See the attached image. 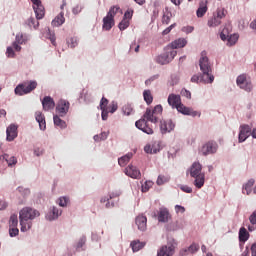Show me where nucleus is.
<instances>
[{
	"mask_svg": "<svg viewBox=\"0 0 256 256\" xmlns=\"http://www.w3.org/2000/svg\"><path fill=\"white\" fill-rule=\"evenodd\" d=\"M17 125L10 124L6 129V141H15L17 139Z\"/></svg>",
	"mask_w": 256,
	"mask_h": 256,
	"instance_id": "14",
	"label": "nucleus"
},
{
	"mask_svg": "<svg viewBox=\"0 0 256 256\" xmlns=\"http://www.w3.org/2000/svg\"><path fill=\"white\" fill-rule=\"evenodd\" d=\"M253 185H255V180L254 179L248 180V182L243 186L242 192L246 195H251V192L253 191L252 190Z\"/></svg>",
	"mask_w": 256,
	"mask_h": 256,
	"instance_id": "30",
	"label": "nucleus"
},
{
	"mask_svg": "<svg viewBox=\"0 0 256 256\" xmlns=\"http://www.w3.org/2000/svg\"><path fill=\"white\" fill-rule=\"evenodd\" d=\"M124 19L131 21V19H133V10L126 11L124 14Z\"/></svg>",
	"mask_w": 256,
	"mask_h": 256,
	"instance_id": "54",
	"label": "nucleus"
},
{
	"mask_svg": "<svg viewBox=\"0 0 256 256\" xmlns=\"http://www.w3.org/2000/svg\"><path fill=\"white\" fill-rule=\"evenodd\" d=\"M135 224L137 225L139 231H147V217L139 215L136 217Z\"/></svg>",
	"mask_w": 256,
	"mask_h": 256,
	"instance_id": "21",
	"label": "nucleus"
},
{
	"mask_svg": "<svg viewBox=\"0 0 256 256\" xmlns=\"http://www.w3.org/2000/svg\"><path fill=\"white\" fill-rule=\"evenodd\" d=\"M17 225H19V219L17 218V215L13 214L10 217L9 226L10 227H17Z\"/></svg>",
	"mask_w": 256,
	"mask_h": 256,
	"instance_id": "40",
	"label": "nucleus"
},
{
	"mask_svg": "<svg viewBox=\"0 0 256 256\" xmlns=\"http://www.w3.org/2000/svg\"><path fill=\"white\" fill-rule=\"evenodd\" d=\"M151 187H153V182L151 181H146L144 185H142V191L143 193H147V191H149V189H151Z\"/></svg>",
	"mask_w": 256,
	"mask_h": 256,
	"instance_id": "49",
	"label": "nucleus"
},
{
	"mask_svg": "<svg viewBox=\"0 0 256 256\" xmlns=\"http://www.w3.org/2000/svg\"><path fill=\"white\" fill-rule=\"evenodd\" d=\"M145 153L156 154L159 153V149H153L152 145H146L144 147Z\"/></svg>",
	"mask_w": 256,
	"mask_h": 256,
	"instance_id": "46",
	"label": "nucleus"
},
{
	"mask_svg": "<svg viewBox=\"0 0 256 256\" xmlns=\"http://www.w3.org/2000/svg\"><path fill=\"white\" fill-rule=\"evenodd\" d=\"M65 23V14L60 12L59 16H56L52 21L53 27H61Z\"/></svg>",
	"mask_w": 256,
	"mask_h": 256,
	"instance_id": "27",
	"label": "nucleus"
},
{
	"mask_svg": "<svg viewBox=\"0 0 256 256\" xmlns=\"http://www.w3.org/2000/svg\"><path fill=\"white\" fill-rule=\"evenodd\" d=\"M125 174L132 179H141V171H139V169L133 165L126 167Z\"/></svg>",
	"mask_w": 256,
	"mask_h": 256,
	"instance_id": "16",
	"label": "nucleus"
},
{
	"mask_svg": "<svg viewBox=\"0 0 256 256\" xmlns=\"http://www.w3.org/2000/svg\"><path fill=\"white\" fill-rule=\"evenodd\" d=\"M33 3V9L36 15V19H43L45 17V8L41 4V0H31Z\"/></svg>",
	"mask_w": 256,
	"mask_h": 256,
	"instance_id": "12",
	"label": "nucleus"
},
{
	"mask_svg": "<svg viewBox=\"0 0 256 256\" xmlns=\"http://www.w3.org/2000/svg\"><path fill=\"white\" fill-rule=\"evenodd\" d=\"M86 242L87 238L85 236H82L76 245L77 251H81V249H83V245H85Z\"/></svg>",
	"mask_w": 256,
	"mask_h": 256,
	"instance_id": "44",
	"label": "nucleus"
},
{
	"mask_svg": "<svg viewBox=\"0 0 256 256\" xmlns=\"http://www.w3.org/2000/svg\"><path fill=\"white\" fill-rule=\"evenodd\" d=\"M236 83L240 89H243L244 91H247L248 93H251L253 91V84H251V81L247 79V75L241 74L237 77Z\"/></svg>",
	"mask_w": 256,
	"mask_h": 256,
	"instance_id": "10",
	"label": "nucleus"
},
{
	"mask_svg": "<svg viewBox=\"0 0 256 256\" xmlns=\"http://www.w3.org/2000/svg\"><path fill=\"white\" fill-rule=\"evenodd\" d=\"M155 79H159V75H154V76H152L150 79H148V80L145 81V84H146V85H150V83H151L152 81H155Z\"/></svg>",
	"mask_w": 256,
	"mask_h": 256,
	"instance_id": "63",
	"label": "nucleus"
},
{
	"mask_svg": "<svg viewBox=\"0 0 256 256\" xmlns=\"http://www.w3.org/2000/svg\"><path fill=\"white\" fill-rule=\"evenodd\" d=\"M101 111L102 121H107L109 119V109H102Z\"/></svg>",
	"mask_w": 256,
	"mask_h": 256,
	"instance_id": "52",
	"label": "nucleus"
},
{
	"mask_svg": "<svg viewBox=\"0 0 256 256\" xmlns=\"http://www.w3.org/2000/svg\"><path fill=\"white\" fill-rule=\"evenodd\" d=\"M13 49L19 53L21 51V44L14 41L12 46L7 47L6 55L11 59H15V51Z\"/></svg>",
	"mask_w": 256,
	"mask_h": 256,
	"instance_id": "20",
	"label": "nucleus"
},
{
	"mask_svg": "<svg viewBox=\"0 0 256 256\" xmlns=\"http://www.w3.org/2000/svg\"><path fill=\"white\" fill-rule=\"evenodd\" d=\"M171 181V176L169 174H160L157 178V185H165V183H169Z\"/></svg>",
	"mask_w": 256,
	"mask_h": 256,
	"instance_id": "32",
	"label": "nucleus"
},
{
	"mask_svg": "<svg viewBox=\"0 0 256 256\" xmlns=\"http://www.w3.org/2000/svg\"><path fill=\"white\" fill-rule=\"evenodd\" d=\"M188 173L194 179V187L196 189H201L205 185V174L203 173V165L201 163L193 162L188 169Z\"/></svg>",
	"mask_w": 256,
	"mask_h": 256,
	"instance_id": "5",
	"label": "nucleus"
},
{
	"mask_svg": "<svg viewBox=\"0 0 256 256\" xmlns=\"http://www.w3.org/2000/svg\"><path fill=\"white\" fill-rule=\"evenodd\" d=\"M199 81H203V79H201V77H199L198 75L192 76L191 78L192 83H199Z\"/></svg>",
	"mask_w": 256,
	"mask_h": 256,
	"instance_id": "62",
	"label": "nucleus"
},
{
	"mask_svg": "<svg viewBox=\"0 0 256 256\" xmlns=\"http://www.w3.org/2000/svg\"><path fill=\"white\" fill-rule=\"evenodd\" d=\"M226 15L227 11L225 8H217V10L213 13V16L208 19V27H219V25H221L222 19H225Z\"/></svg>",
	"mask_w": 256,
	"mask_h": 256,
	"instance_id": "7",
	"label": "nucleus"
},
{
	"mask_svg": "<svg viewBox=\"0 0 256 256\" xmlns=\"http://www.w3.org/2000/svg\"><path fill=\"white\" fill-rule=\"evenodd\" d=\"M171 219V214L167 208H161L158 213V221L159 223H167Z\"/></svg>",
	"mask_w": 256,
	"mask_h": 256,
	"instance_id": "23",
	"label": "nucleus"
},
{
	"mask_svg": "<svg viewBox=\"0 0 256 256\" xmlns=\"http://www.w3.org/2000/svg\"><path fill=\"white\" fill-rule=\"evenodd\" d=\"M220 39H222V41H228L227 42L228 47H233V45H235V43L239 41V35L232 34L229 36V28L225 27L220 33Z\"/></svg>",
	"mask_w": 256,
	"mask_h": 256,
	"instance_id": "9",
	"label": "nucleus"
},
{
	"mask_svg": "<svg viewBox=\"0 0 256 256\" xmlns=\"http://www.w3.org/2000/svg\"><path fill=\"white\" fill-rule=\"evenodd\" d=\"M41 215L39 211L36 209L30 208V207H25L20 211L19 214V219H20V231L22 233H25L26 231H29L31 227H33V219L36 217H39Z\"/></svg>",
	"mask_w": 256,
	"mask_h": 256,
	"instance_id": "2",
	"label": "nucleus"
},
{
	"mask_svg": "<svg viewBox=\"0 0 256 256\" xmlns=\"http://www.w3.org/2000/svg\"><path fill=\"white\" fill-rule=\"evenodd\" d=\"M163 113V106L156 105L153 110L151 108H147L143 117L140 120H137L135 125L137 129L143 131L147 135H153V127L149 125V121L151 123H157L159 121V116Z\"/></svg>",
	"mask_w": 256,
	"mask_h": 256,
	"instance_id": "1",
	"label": "nucleus"
},
{
	"mask_svg": "<svg viewBox=\"0 0 256 256\" xmlns=\"http://www.w3.org/2000/svg\"><path fill=\"white\" fill-rule=\"evenodd\" d=\"M143 97L147 105H151L153 103V95L151 94V90H145L143 92Z\"/></svg>",
	"mask_w": 256,
	"mask_h": 256,
	"instance_id": "36",
	"label": "nucleus"
},
{
	"mask_svg": "<svg viewBox=\"0 0 256 256\" xmlns=\"http://www.w3.org/2000/svg\"><path fill=\"white\" fill-rule=\"evenodd\" d=\"M175 211H176V213H184L185 212V207H183L181 205H176L175 206Z\"/></svg>",
	"mask_w": 256,
	"mask_h": 256,
	"instance_id": "60",
	"label": "nucleus"
},
{
	"mask_svg": "<svg viewBox=\"0 0 256 256\" xmlns=\"http://www.w3.org/2000/svg\"><path fill=\"white\" fill-rule=\"evenodd\" d=\"M109 105V100L105 97H102L101 101H100V109L103 110V109H107Z\"/></svg>",
	"mask_w": 256,
	"mask_h": 256,
	"instance_id": "50",
	"label": "nucleus"
},
{
	"mask_svg": "<svg viewBox=\"0 0 256 256\" xmlns=\"http://www.w3.org/2000/svg\"><path fill=\"white\" fill-rule=\"evenodd\" d=\"M2 159H5L8 167H13V165H17V158L15 156L9 157V154H4L1 156Z\"/></svg>",
	"mask_w": 256,
	"mask_h": 256,
	"instance_id": "33",
	"label": "nucleus"
},
{
	"mask_svg": "<svg viewBox=\"0 0 256 256\" xmlns=\"http://www.w3.org/2000/svg\"><path fill=\"white\" fill-rule=\"evenodd\" d=\"M43 120H45V115H43V113H41V112H36V121H37V123H39Z\"/></svg>",
	"mask_w": 256,
	"mask_h": 256,
	"instance_id": "58",
	"label": "nucleus"
},
{
	"mask_svg": "<svg viewBox=\"0 0 256 256\" xmlns=\"http://www.w3.org/2000/svg\"><path fill=\"white\" fill-rule=\"evenodd\" d=\"M199 67H200V71H202L201 79L203 83H213V81H215V76L211 74L213 71V68L211 66V62H209V58L207 57V51L201 52Z\"/></svg>",
	"mask_w": 256,
	"mask_h": 256,
	"instance_id": "4",
	"label": "nucleus"
},
{
	"mask_svg": "<svg viewBox=\"0 0 256 256\" xmlns=\"http://www.w3.org/2000/svg\"><path fill=\"white\" fill-rule=\"evenodd\" d=\"M14 42L18 43L19 45H23V43H25V37L23 36V34L19 33L16 35Z\"/></svg>",
	"mask_w": 256,
	"mask_h": 256,
	"instance_id": "48",
	"label": "nucleus"
},
{
	"mask_svg": "<svg viewBox=\"0 0 256 256\" xmlns=\"http://www.w3.org/2000/svg\"><path fill=\"white\" fill-rule=\"evenodd\" d=\"M110 109L111 110H108L110 113H115V111H117V109H118L117 102H115V101L111 102Z\"/></svg>",
	"mask_w": 256,
	"mask_h": 256,
	"instance_id": "55",
	"label": "nucleus"
},
{
	"mask_svg": "<svg viewBox=\"0 0 256 256\" xmlns=\"http://www.w3.org/2000/svg\"><path fill=\"white\" fill-rule=\"evenodd\" d=\"M57 113L63 117L64 115H67V112L69 111V102L66 100H60L58 102V105L56 107Z\"/></svg>",
	"mask_w": 256,
	"mask_h": 256,
	"instance_id": "19",
	"label": "nucleus"
},
{
	"mask_svg": "<svg viewBox=\"0 0 256 256\" xmlns=\"http://www.w3.org/2000/svg\"><path fill=\"white\" fill-rule=\"evenodd\" d=\"M113 25H115V19L112 18L111 16H105L103 18V29L105 31H111V29H113Z\"/></svg>",
	"mask_w": 256,
	"mask_h": 256,
	"instance_id": "24",
	"label": "nucleus"
},
{
	"mask_svg": "<svg viewBox=\"0 0 256 256\" xmlns=\"http://www.w3.org/2000/svg\"><path fill=\"white\" fill-rule=\"evenodd\" d=\"M9 235L10 237H17L19 235V228L17 226H10Z\"/></svg>",
	"mask_w": 256,
	"mask_h": 256,
	"instance_id": "45",
	"label": "nucleus"
},
{
	"mask_svg": "<svg viewBox=\"0 0 256 256\" xmlns=\"http://www.w3.org/2000/svg\"><path fill=\"white\" fill-rule=\"evenodd\" d=\"M175 129V124L173 120H162L160 121V131L161 133H171Z\"/></svg>",
	"mask_w": 256,
	"mask_h": 256,
	"instance_id": "13",
	"label": "nucleus"
},
{
	"mask_svg": "<svg viewBox=\"0 0 256 256\" xmlns=\"http://www.w3.org/2000/svg\"><path fill=\"white\" fill-rule=\"evenodd\" d=\"M113 199H115V201H119V194H109V196L101 199V203H106L107 209H111V207H115V202H113Z\"/></svg>",
	"mask_w": 256,
	"mask_h": 256,
	"instance_id": "17",
	"label": "nucleus"
},
{
	"mask_svg": "<svg viewBox=\"0 0 256 256\" xmlns=\"http://www.w3.org/2000/svg\"><path fill=\"white\" fill-rule=\"evenodd\" d=\"M39 123V127L41 129V131H45L47 129V122L45 121V118L44 120H41Z\"/></svg>",
	"mask_w": 256,
	"mask_h": 256,
	"instance_id": "59",
	"label": "nucleus"
},
{
	"mask_svg": "<svg viewBox=\"0 0 256 256\" xmlns=\"http://www.w3.org/2000/svg\"><path fill=\"white\" fill-rule=\"evenodd\" d=\"M121 11V8L119 6H112L107 13L108 17H111L112 19H115V16Z\"/></svg>",
	"mask_w": 256,
	"mask_h": 256,
	"instance_id": "37",
	"label": "nucleus"
},
{
	"mask_svg": "<svg viewBox=\"0 0 256 256\" xmlns=\"http://www.w3.org/2000/svg\"><path fill=\"white\" fill-rule=\"evenodd\" d=\"M175 57H177V50L166 48L165 53L156 58V63H159V65H167L168 63H171Z\"/></svg>",
	"mask_w": 256,
	"mask_h": 256,
	"instance_id": "8",
	"label": "nucleus"
},
{
	"mask_svg": "<svg viewBox=\"0 0 256 256\" xmlns=\"http://www.w3.org/2000/svg\"><path fill=\"white\" fill-rule=\"evenodd\" d=\"M168 105L173 107V109H177L179 113L182 115H190V117H201V112L195 111L192 108L186 107L181 103V96L176 94H170L168 96Z\"/></svg>",
	"mask_w": 256,
	"mask_h": 256,
	"instance_id": "3",
	"label": "nucleus"
},
{
	"mask_svg": "<svg viewBox=\"0 0 256 256\" xmlns=\"http://www.w3.org/2000/svg\"><path fill=\"white\" fill-rule=\"evenodd\" d=\"M199 251V245L198 244H192L189 246V248H185L181 250V255L182 256H187V255H193L194 253H197Z\"/></svg>",
	"mask_w": 256,
	"mask_h": 256,
	"instance_id": "25",
	"label": "nucleus"
},
{
	"mask_svg": "<svg viewBox=\"0 0 256 256\" xmlns=\"http://www.w3.org/2000/svg\"><path fill=\"white\" fill-rule=\"evenodd\" d=\"M67 43L68 47H70L71 49H75V47L79 45V40H77V37H72L67 40Z\"/></svg>",
	"mask_w": 256,
	"mask_h": 256,
	"instance_id": "38",
	"label": "nucleus"
},
{
	"mask_svg": "<svg viewBox=\"0 0 256 256\" xmlns=\"http://www.w3.org/2000/svg\"><path fill=\"white\" fill-rule=\"evenodd\" d=\"M171 17H173V14H171L170 11H166L163 15L162 23L169 25V22L171 21Z\"/></svg>",
	"mask_w": 256,
	"mask_h": 256,
	"instance_id": "41",
	"label": "nucleus"
},
{
	"mask_svg": "<svg viewBox=\"0 0 256 256\" xmlns=\"http://www.w3.org/2000/svg\"><path fill=\"white\" fill-rule=\"evenodd\" d=\"M200 153L205 157H207V155H213V153H217V143L213 141L205 143L200 149Z\"/></svg>",
	"mask_w": 256,
	"mask_h": 256,
	"instance_id": "11",
	"label": "nucleus"
},
{
	"mask_svg": "<svg viewBox=\"0 0 256 256\" xmlns=\"http://www.w3.org/2000/svg\"><path fill=\"white\" fill-rule=\"evenodd\" d=\"M130 247L133 253H137V251H141L143 247H145V242H141L139 240H134L130 243Z\"/></svg>",
	"mask_w": 256,
	"mask_h": 256,
	"instance_id": "28",
	"label": "nucleus"
},
{
	"mask_svg": "<svg viewBox=\"0 0 256 256\" xmlns=\"http://www.w3.org/2000/svg\"><path fill=\"white\" fill-rule=\"evenodd\" d=\"M130 22L129 20L123 18V20L119 23L118 27L120 29V31H125V29H127V27H129Z\"/></svg>",
	"mask_w": 256,
	"mask_h": 256,
	"instance_id": "42",
	"label": "nucleus"
},
{
	"mask_svg": "<svg viewBox=\"0 0 256 256\" xmlns=\"http://www.w3.org/2000/svg\"><path fill=\"white\" fill-rule=\"evenodd\" d=\"M122 111L124 115H131V113H133V106L131 104H126L123 106Z\"/></svg>",
	"mask_w": 256,
	"mask_h": 256,
	"instance_id": "43",
	"label": "nucleus"
},
{
	"mask_svg": "<svg viewBox=\"0 0 256 256\" xmlns=\"http://www.w3.org/2000/svg\"><path fill=\"white\" fill-rule=\"evenodd\" d=\"M68 203H69V199L67 197L59 198V205H60V207H67Z\"/></svg>",
	"mask_w": 256,
	"mask_h": 256,
	"instance_id": "51",
	"label": "nucleus"
},
{
	"mask_svg": "<svg viewBox=\"0 0 256 256\" xmlns=\"http://www.w3.org/2000/svg\"><path fill=\"white\" fill-rule=\"evenodd\" d=\"M54 125L56 127H60V129H65L67 127V123L59 118V116L55 115L53 117Z\"/></svg>",
	"mask_w": 256,
	"mask_h": 256,
	"instance_id": "35",
	"label": "nucleus"
},
{
	"mask_svg": "<svg viewBox=\"0 0 256 256\" xmlns=\"http://www.w3.org/2000/svg\"><path fill=\"white\" fill-rule=\"evenodd\" d=\"M173 255H175V246H173V244H170L168 246H162L157 252V256H173Z\"/></svg>",
	"mask_w": 256,
	"mask_h": 256,
	"instance_id": "15",
	"label": "nucleus"
},
{
	"mask_svg": "<svg viewBox=\"0 0 256 256\" xmlns=\"http://www.w3.org/2000/svg\"><path fill=\"white\" fill-rule=\"evenodd\" d=\"M249 221L251 225H256V210L250 215Z\"/></svg>",
	"mask_w": 256,
	"mask_h": 256,
	"instance_id": "57",
	"label": "nucleus"
},
{
	"mask_svg": "<svg viewBox=\"0 0 256 256\" xmlns=\"http://www.w3.org/2000/svg\"><path fill=\"white\" fill-rule=\"evenodd\" d=\"M59 215H61V211L57 209V207H53L52 211H50V213L46 216V218L48 219V221H53L57 219Z\"/></svg>",
	"mask_w": 256,
	"mask_h": 256,
	"instance_id": "31",
	"label": "nucleus"
},
{
	"mask_svg": "<svg viewBox=\"0 0 256 256\" xmlns=\"http://www.w3.org/2000/svg\"><path fill=\"white\" fill-rule=\"evenodd\" d=\"M37 85V81L35 80L24 81L16 86L14 93L20 97H23V95H29V93L37 89Z\"/></svg>",
	"mask_w": 256,
	"mask_h": 256,
	"instance_id": "6",
	"label": "nucleus"
},
{
	"mask_svg": "<svg viewBox=\"0 0 256 256\" xmlns=\"http://www.w3.org/2000/svg\"><path fill=\"white\" fill-rule=\"evenodd\" d=\"M249 240V232L245 227L240 228L239 230V242L245 243V241Z\"/></svg>",
	"mask_w": 256,
	"mask_h": 256,
	"instance_id": "29",
	"label": "nucleus"
},
{
	"mask_svg": "<svg viewBox=\"0 0 256 256\" xmlns=\"http://www.w3.org/2000/svg\"><path fill=\"white\" fill-rule=\"evenodd\" d=\"M133 157V154L128 153L124 156H122L121 158L118 159V164L120 165V167H125V165L131 161V158Z\"/></svg>",
	"mask_w": 256,
	"mask_h": 256,
	"instance_id": "34",
	"label": "nucleus"
},
{
	"mask_svg": "<svg viewBox=\"0 0 256 256\" xmlns=\"http://www.w3.org/2000/svg\"><path fill=\"white\" fill-rule=\"evenodd\" d=\"M180 189L184 193H193V188H191L190 186H187V185H181Z\"/></svg>",
	"mask_w": 256,
	"mask_h": 256,
	"instance_id": "53",
	"label": "nucleus"
},
{
	"mask_svg": "<svg viewBox=\"0 0 256 256\" xmlns=\"http://www.w3.org/2000/svg\"><path fill=\"white\" fill-rule=\"evenodd\" d=\"M195 28L193 26H184L182 28L183 33H193Z\"/></svg>",
	"mask_w": 256,
	"mask_h": 256,
	"instance_id": "56",
	"label": "nucleus"
},
{
	"mask_svg": "<svg viewBox=\"0 0 256 256\" xmlns=\"http://www.w3.org/2000/svg\"><path fill=\"white\" fill-rule=\"evenodd\" d=\"M27 23H28L29 27H34V29H37L39 27V22L38 21L36 22L35 18H29L27 20Z\"/></svg>",
	"mask_w": 256,
	"mask_h": 256,
	"instance_id": "47",
	"label": "nucleus"
},
{
	"mask_svg": "<svg viewBox=\"0 0 256 256\" xmlns=\"http://www.w3.org/2000/svg\"><path fill=\"white\" fill-rule=\"evenodd\" d=\"M42 107L44 111H50V109H55V101L51 96H45L42 100Z\"/></svg>",
	"mask_w": 256,
	"mask_h": 256,
	"instance_id": "22",
	"label": "nucleus"
},
{
	"mask_svg": "<svg viewBox=\"0 0 256 256\" xmlns=\"http://www.w3.org/2000/svg\"><path fill=\"white\" fill-rule=\"evenodd\" d=\"M173 27H175V24H172V25H170L168 28H166V29L162 32V34H163V35H169V33H171V30L173 29Z\"/></svg>",
	"mask_w": 256,
	"mask_h": 256,
	"instance_id": "61",
	"label": "nucleus"
},
{
	"mask_svg": "<svg viewBox=\"0 0 256 256\" xmlns=\"http://www.w3.org/2000/svg\"><path fill=\"white\" fill-rule=\"evenodd\" d=\"M187 45V40L185 38H178L174 40L171 44L167 46L170 51H175V49H182Z\"/></svg>",
	"mask_w": 256,
	"mask_h": 256,
	"instance_id": "18",
	"label": "nucleus"
},
{
	"mask_svg": "<svg viewBox=\"0 0 256 256\" xmlns=\"http://www.w3.org/2000/svg\"><path fill=\"white\" fill-rule=\"evenodd\" d=\"M251 253H252V256H256V243L252 244Z\"/></svg>",
	"mask_w": 256,
	"mask_h": 256,
	"instance_id": "64",
	"label": "nucleus"
},
{
	"mask_svg": "<svg viewBox=\"0 0 256 256\" xmlns=\"http://www.w3.org/2000/svg\"><path fill=\"white\" fill-rule=\"evenodd\" d=\"M109 137V132H102L94 136V141H105Z\"/></svg>",
	"mask_w": 256,
	"mask_h": 256,
	"instance_id": "39",
	"label": "nucleus"
},
{
	"mask_svg": "<svg viewBox=\"0 0 256 256\" xmlns=\"http://www.w3.org/2000/svg\"><path fill=\"white\" fill-rule=\"evenodd\" d=\"M207 0H203L199 4V8L196 11L197 17H203L207 13Z\"/></svg>",
	"mask_w": 256,
	"mask_h": 256,
	"instance_id": "26",
	"label": "nucleus"
}]
</instances>
